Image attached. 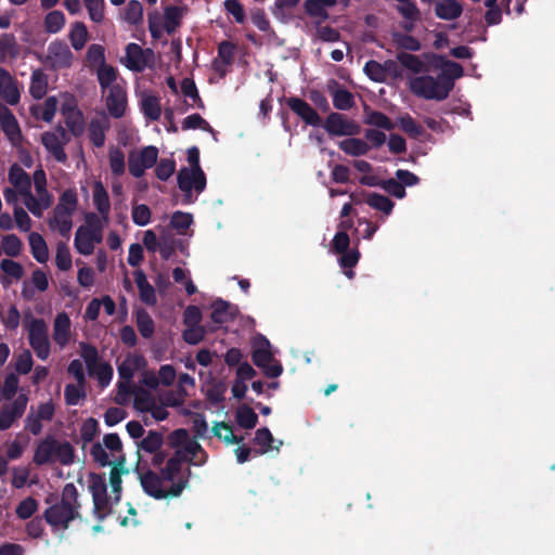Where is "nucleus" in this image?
Wrapping results in <instances>:
<instances>
[{"mask_svg": "<svg viewBox=\"0 0 555 555\" xmlns=\"http://www.w3.org/2000/svg\"><path fill=\"white\" fill-rule=\"evenodd\" d=\"M440 60L442 61L441 72L438 74V76L451 92L454 88V80L463 76L464 69L460 63L444 60L442 56H440Z\"/></svg>", "mask_w": 555, "mask_h": 555, "instance_id": "6ab92c4d", "label": "nucleus"}, {"mask_svg": "<svg viewBox=\"0 0 555 555\" xmlns=\"http://www.w3.org/2000/svg\"><path fill=\"white\" fill-rule=\"evenodd\" d=\"M193 222V216L189 212L176 211L170 219V225L179 233L183 234Z\"/></svg>", "mask_w": 555, "mask_h": 555, "instance_id": "774afa93", "label": "nucleus"}, {"mask_svg": "<svg viewBox=\"0 0 555 555\" xmlns=\"http://www.w3.org/2000/svg\"><path fill=\"white\" fill-rule=\"evenodd\" d=\"M99 422L93 417L87 418L80 428V438L83 442V446L91 442L99 434Z\"/></svg>", "mask_w": 555, "mask_h": 555, "instance_id": "e2e57ef3", "label": "nucleus"}, {"mask_svg": "<svg viewBox=\"0 0 555 555\" xmlns=\"http://www.w3.org/2000/svg\"><path fill=\"white\" fill-rule=\"evenodd\" d=\"M106 107L109 115L114 118H120L125 115L127 95L119 85H114L109 88L106 96Z\"/></svg>", "mask_w": 555, "mask_h": 555, "instance_id": "ddd939ff", "label": "nucleus"}, {"mask_svg": "<svg viewBox=\"0 0 555 555\" xmlns=\"http://www.w3.org/2000/svg\"><path fill=\"white\" fill-rule=\"evenodd\" d=\"M125 456H120L113 465L109 473V482L112 486L113 493L121 492V475L128 473V469L125 468Z\"/></svg>", "mask_w": 555, "mask_h": 555, "instance_id": "a18cd8bd", "label": "nucleus"}, {"mask_svg": "<svg viewBox=\"0 0 555 555\" xmlns=\"http://www.w3.org/2000/svg\"><path fill=\"white\" fill-rule=\"evenodd\" d=\"M183 8L169 5L164 12V28L168 35L173 34L181 25L183 17Z\"/></svg>", "mask_w": 555, "mask_h": 555, "instance_id": "2f4dec72", "label": "nucleus"}, {"mask_svg": "<svg viewBox=\"0 0 555 555\" xmlns=\"http://www.w3.org/2000/svg\"><path fill=\"white\" fill-rule=\"evenodd\" d=\"M9 181L17 189L21 195L30 191L31 181L29 175L17 164H13L9 170Z\"/></svg>", "mask_w": 555, "mask_h": 555, "instance_id": "5701e85b", "label": "nucleus"}, {"mask_svg": "<svg viewBox=\"0 0 555 555\" xmlns=\"http://www.w3.org/2000/svg\"><path fill=\"white\" fill-rule=\"evenodd\" d=\"M70 333V319L65 313H59L54 320V328H53V339L54 341L64 347L69 339Z\"/></svg>", "mask_w": 555, "mask_h": 555, "instance_id": "4be33fe9", "label": "nucleus"}, {"mask_svg": "<svg viewBox=\"0 0 555 555\" xmlns=\"http://www.w3.org/2000/svg\"><path fill=\"white\" fill-rule=\"evenodd\" d=\"M364 124L375 126L388 131L395 128V124L386 114L379 111H373L369 106H364Z\"/></svg>", "mask_w": 555, "mask_h": 555, "instance_id": "c756f323", "label": "nucleus"}, {"mask_svg": "<svg viewBox=\"0 0 555 555\" xmlns=\"http://www.w3.org/2000/svg\"><path fill=\"white\" fill-rule=\"evenodd\" d=\"M73 59L74 54L66 42L54 40L48 46L46 62L51 69L69 68L73 64Z\"/></svg>", "mask_w": 555, "mask_h": 555, "instance_id": "9d476101", "label": "nucleus"}, {"mask_svg": "<svg viewBox=\"0 0 555 555\" xmlns=\"http://www.w3.org/2000/svg\"><path fill=\"white\" fill-rule=\"evenodd\" d=\"M393 42L399 49L405 50V51H420L422 48V44L420 40L411 35L408 34H395L393 35Z\"/></svg>", "mask_w": 555, "mask_h": 555, "instance_id": "4d7b16f0", "label": "nucleus"}, {"mask_svg": "<svg viewBox=\"0 0 555 555\" xmlns=\"http://www.w3.org/2000/svg\"><path fill=\"white\" fill-rule=\"evenodd\" d=\"M235 420L240 427L253 429L258 423V415L247 404H242L235 412Z\"/></svg>", "mask_w": 555, "mask_h": 555, "instance_id": "c9c22d12", "label": "nucleus"}, {"mask_svg": "<svg viewBox=\"0 0 555 555\" xmlns=\"http://www.w3.org/2000/svg\"><path fill=\"white\" fill-rule=\"evenodd\" d=\"M134 282L139 289L140 299L147 306H154L157 302L154 287L149 283L145 273L142 270L134 272Z\"/></svg>", "mask_w": 555, "mask_h": 555, "instance_id": "412c9836", "label": "nucleus"}, {"mask_svg": "<svg viewBox=\"0 0 555 555\" xmlns=\"http://www.w3.org/2000/svg\"><path fill=\"white\" fill-rule=\"evenodd\" d=\"M409 85L414 95L425 100L443 101L450 94L449 89L438 75L437 77L430 75L417 76L412 78Z\"/></svg>", "mask_w": 555, "mask_h": 555, "instance_id": "39448f33", "label": "nucleus"}, {"mask_svg": "<svg viewBox=\"0 0 555 555\" xmlns=\"http://www.w3.org/2000/svg\"><path fill=\"white\" fill-rule=\"evenodd\" d=\"M55 459L65 466L72 465L75 460V450L68 441L56 440Z\"/></svg>", "mask_w": 555, "mask_h": 555, "instance_id": "864d4df0", "label": "nucleus"}, {"mask_svg": "<svg viewBox=\"0 0 555 555\" xmlns=\"http://www.w3.org/2000/svg\"><path fill=\"white\" fill-rule=\"evenodd\" d=\"M251 360L254 364L260 369L268 364V362L273 361V354L270 351V343L267 338L263 337L262 344L254 347Z\"/></svg>", "mask_w": 555, "mask_h": 555, "instance_id": "58836bf2", "label": "nucleus"}, {"mask_svg": "<svg viewBox=\"0 0 555 555\" xmlns=\"http://www.w3.org/2000/svg\"><path fill=\"white\" fill-rule=\"evenodd\" d=\"M337 0H306L304 8L306 13L311 17H320L321 20H327L328 13L325 8L334 7Z\"/></svg>", "mask_w": 555, "mask_h": 555, "instance_id": "c85d7f7f", "label": "nucleus"}, {"mask_svg": "<svg viewBox=\"0 0 555 555\" xmlns=\"http://www.w3.org/2000/svg\"><path fill=\"white\" fill-rule=\"evenodd\" d=\"M397 60L404 68L415 74H418L424 69V63L417 55L408 52H400L397 54Z\"/></svg>", "mask_w": 555, "mask_h": 555, "instance_id": "5fc2aeb1", "label": "nucleus"}, {"mask_svg": "<svg viewBox=\"0 0 555 555\" xmlns=\"http://www.w3.org/2000/svg\"><path fill=\"white\" fill-rule=\"evenodd\" d=\"M80 348H81V357L86 362L88 372L90 375H93L95 366H98L100 364L99 363V359H100L99 351H98L96 347H94L93 345H90L88 343H81Z\"/></svg>", "mask_w": 555, "mask_h": 555, "instance_id": "09e8293b", "label": "nucleus"}, {"mask_svg": "<svg viewBox=\"0 0 555 555\" xmlns=\"http://www.w3.org/2000/svg\"><path fill=\"white\" fill-rule=\"evenodd\" d=\"M124 21L129 25H139L143 21V5L139 0H130L124 10Z\"/></svg>", "mask_w": 555, "mask_h": 555, "instance_id": "37998d69", "label": "nucleus"}, {"mask_svg": "<svg viewBox=\"0 0 555 555\" xmlns=\"http://www.w3.org/2000/svg\"><path fill=\"white\" fill-rule=\"evenodd\" d=\"M207 453L196 441L189 439L184 448L177 449L165 465V477L173 481L181 474L183 463L201 466L206 463Z\"/></svg>", "mask_w": 555, "mask_h": 555, "instance_id": "20e7f679", "label": "nucleus"}, {"mask_svg": "<svg viewBox=\"0 0 555 555\" xmlns=\"http://www.w3.org/2000/svg\"><path fill=\"white\" fill-rule=\"evenodd\" d=\"M339 149L346 154L354 157L366 155L371 146L367 142L358 138H349L338 143Z\"/></svg>", "mask_w": 555, "mask_h": 555, "instance_id": "cd10ccee", "label": "nucleus"}, {"mask_svg": "<svg viewBox=\"0 0 555 555\" xmlns=\"http://www.w3.org/2000/svg\"><path fill=\"white\" fill-rule=\"evenodd\" d=\"M188 162L191 168L183 167L177 176L178 186L184 193L183 204L192 203V190L202 193L206 188V176L199 165V150L192 146L188 150Z\"/></svg>", "mask_w": 555, "mask_h": 555, "instance_id": "7ed1b4c3", "label": "nucleus"}, {"mask_svg": "<svg viewBox=\"0 0 555 555\" xmlns=\"http://www.w3.org/2000/svg\"><path fill=\"white\" fill-rule=\"evenodd\" d=\"M28 242L33 257L40 263L47 262L49 259V250L42 235L37 232H31L28 236Z\"/></svg>", "mask_w": 555, "mask_h": 555, "instance_id": "bb28decb", "label": "nucleus"}, {"mask_svg": "<svg viewBox=\"0 0 555 555\" xmlns=\"http://www.w3.org/2000/svg\"><path fill=\"white\" fill-rule=\"evenodd\" d=\"M398 124H399L400 128L402 129V131H404L406 134H409L412 138L420 137L424 131L423 127L421 125H418L414 120V118L409 114L400 116L398 118Z\"/></svg>", "mask_w": 555, "mask_h": 555, "instance_id": "13d9d810", "label": "nucleus"}, {"mask_svg": "<svg viewBox=\"0 0 555 555\" xmlns=\"http://www.w3.org/2000/svg\"><path fill=\"white\" fill-rule=\"evenodd\" d=\"M48 89V78L47 75L41 69H36L31 74L29 93L36 99H42Z\"/></svg>", "mask_w": 555, "mask_h": 555, "instance_id": "72a5a7b5", "label": "nucleus"}, {"mask_svg": "<svg viewBox=\"0 0 555 555\" xmlns=\"http://www.w3.org/2000/svg\"><path fill=\"white\" fill-rule=\"evenodd\" d=\"M55 451L56 439L52 436L46 437L36 448L34 463L39 466L52 463L55 459Z\"/></svg>", "mask_w": 555, "mask_h": 555, "instance_id": "a211bd4d", "label": "nucleus"}, {"mask_svg": "<svg viewBox=\"0 0 555 555\" xmlns=\"http://www.w3.org/2000/svg\"><path fill=\"white\" fill-rule=\"evenodd\" d=\"M285 103L306 125L312 127H320L322 125V118L319 113L304 99L289 96L286 98Z\"/></svg>", "mask_w": 555, "mask_h": 555, "instance_id": "f8f14e48", "label": "nucleus"}, {"mask_svg": "<svg viewBox=\"0 0 555 555\" xmlns=\"http://www.w3.org/2000/svg\"><path fill=\"white\" fill-rule=\"evenodd\" d=\"M176 170L173 158H162L156 163L155 175L162 181H167Z\"/></svg>", "mask_w": 555, "mask_h": 555, "instance_id": "338daca9", "label": "nucleus"}, {"mask_svg": "<svg viewBox=\"0 0 555 555\" xmlns=\"http://www.w3.org/2000/svg\"><path fill=\"white\" fill-rule=\"evenodd\" d=\"M237 314V308L231 305L229 301L221 298H217L211 304V321L217 325L231 322Z\"/></svg>", "mask_w": 555, "mask_h": 555, "instance_id": "4468645a", "label": "nucleus"}, {"mask_svg": "<svg viewBox=\"0 0 555 555\" xmlns=\"http://www.w3.org/2000/svg\"><path fill=\"white\" fill-rule=\"evenodd\" d=\"M78 490L74 483H66L62 490L60 502L48 507L43 517L53 532L68 529L69 524L76 518H81L79 509L81 504L78 501Z\"/></svg>", "mask_w": 555, "mask_h": 555, "instance_id": "f257e3e1", "label": "nucleus"}, {"mask_svg": "<svg viewBox=\"0 0 555 555\" xmlns=\"http://www.w3.org/2000/svg\"><path fill=\"white\" fill-rule=\"evenodd\" d=\"M164 472L165 467L160 469L159 474L152 469L140 474L143 491L156 500L179 496L186 488L191 476V469L188 467L184 473L178 475L173 481H170L165 477Z\"/></svg>", "mask_w": 555, "mask_h": 555, "instance_id": "f03ea898", "label": "nucleus"}, {"mask_svg": "<svg viewBox=\"0 0 555 555\" xmlns=\"http://www.w3.org/2000/svg\"><path fill=\"white\" fill-rule=\"evenodd\" d=\"M18 55V44L13 34H0V62Z\"/></svg>", "mask_w": 555, "mask_h": 555, "instance_id": "e433bc0d", "label": "nucleus"}, {"mask_svg": "<svg viewBox=\"0 0 555 555\" xmlns=\"http://www.w3.org/2000/svg\"><path fill=\"white\" fill-rule=\"evenodd\" d=\"M462 12L463 8L456 0H441L435 7V13L441 20H455Z\"/></svg>", "mask_w": 555, "mask_h": 555, "instance_id": "a878e982", "label": "nucleus"}, {"mask_svg": "<svg viewBox=\"0 0 555 555\" xmlns=\"http://www.w3.org/2000/svg\"><path fill=\"white\" fill-rule=\"evenodd\" d=\"M109 125L106 120L92 119L89 124V139L95 147H102L105 143V132Z\"/></svg>", "mask_w": 555, "mask_h": 555, "instance_id": "473e14b6", "label": "nucleus"}, {"mask_svg": "<svg viewBox=\"0 0 555 555\" xmlns=\"http://www.w3.org/2000/svg\"><path fill=\"white\" fill-rule=\"evenodd\" d=\"M75 247L81 255H91L94 250V246L90 238V229L79 227L75 235Z\"/></svg>", "mask_w": 555, "mask_h": 555, "instance_id": "4c0bfd02", "label": "nucleus"}, {"mask_svg": "<svg viewBox=\"0 0 555 555\" xmlns=\"http://www.w3.org/2000/svg\"><path fill=\"white\" fill-rule=\"evenodd\" d=\"M0 98L10 105H16L21 99L13 77L2 67H0Z\"/></svg>", "mask_w": 555, "mask_h": 555, "instance_id": "2eb2a0df", "label": "nucleus"}, {"mask_svg": "<svg viewBox=\"0 0 555 555\" xmlns=\"http://www.w3.org/2000/svg\"><path fill=\"white\" fill-rule=\"evenodd\" d=\"M137 327L143 338H151L155 332V324L151 315L144 309L137 312Z\"/></svg>", "mask_w": 555, "mask_h": 555, "instance_id": "c03bdc74", "label": "nucleus"}, {"mask_svg": "<svg viewBox=\"0 0 555 555\" xmlns=\"http://www.w3.org/2000/svg\"><path fill=\"white\" fill-rule=\"evenodd\" d=\"M274 442V438L272 433L269 428L262 427L256 430L255 437H254V443L259 447L258 450H255L256 455L268 453L271 450L279 451L280 446L283 443L282 441H279V446L273 447L272 443Z\"/></svg>", "mask_w": 555, "mask_h": 555, "instance_id": "393cba45", "label": "nucleus"}, {"mask_svg": "<svg viewBox=\"0 0 555 555\" xmlns=\"http://www.w3.org/2000/svg\"><path fill=\"white\" fill-rule=\"evenodd\" d=\"M68 141L69 137L62 126H59L53 132L47 131L41 134L42 145L55 158V160L63 164L67 160L64 146Z\"/></svg>", "mask_w": 555, "mask_h": 555, "instance_id": "1a4fd4ad", "label": "nucleus"}, {"mask_svg": "<svg viewBox=\"0 0 555 555\" xmlns=\"http://www.w3.org/2000/svg\"><path fill=\"white\" fill-rule=\"evenodd\" d=\"M65 24V15L62 11L54 10L49 12L44 20L43 25L44 29L49 34H56L61 31Z\"/></svg>", "mask_w": 555, "mask_h": 555, "instance_id": "de8ad7c7", "label": "nucleus"}, {"mask_svg": "<svg viewBox=\"0 0 555 555\" xmlns=\"http://www.w3.org/2000/svg\"><path fill=\"white\" fill-rule=\"evenodd\" d=\"M78 206V195L75 189L65 190L60 198L59 203L54 208H61L62 210L68 211L74 215Z\"/></svg>", "mask_w": 555, "mask_h": 555, "instance_id": "8fccbe9b", "label": "nucleus"}, {"mask_svg": "<svg viewBox=\"0 0 555 555\" xmlns=\"http://www.w3.org/2000/svg\"><path fill=\"white\" fill-rule=\"evenodd\" d=\"M328 90L333 98V105L339 111H349L354 106L353 94L340 87L336 80H331L328 83Z\"/></svg>", "mask_w": 555, "mask_h": 555, "instance_id": "f3484780", "label": "nucleus"}, {"mask_svg": "<svg viewBox=\"0 0 555 555\" xmlns=\"http://www.w3.org/2000/svg\"><path fill=\"white\" fill-rule=\"evenodd\" d=\"M38 508V502L33 496H28L21 501L16 506L15 513L20 519L30 518Z\"/></svg>", "mask_w": 555, "mask_h": 555, "instance_id": "0e129e2a", "label": "nucleus"}, {"mask_svg": "<svg viewBox=\"0 0 555 555\" xmlns=\"http://www.w3.org/2000/svg\"><path fill=\"white\" fill-rule=\"evenodd\" d=\"M152 53L150 49L143 50L138 43L131 42L126 47V66L133 72H142L147 65L145 53Z\"/></svg>", "mask_w": 555, "mask_h": 555, "instance_id": "dca6fc26", "label": "nucleus"}, {"mask_svg": "<svg viewBox=\"0 0 555 555\" xmlns=\"http://www.w3.org/2000/svg\"><path fill=\"white\" fill-rule=\"evenodd\" d=\"M141 111L146 119L156 121L162 116V106L159 98L146 94L141 100Z\"/></svg>", "mask_w": 555, "mask_h": 555, "instance_id": "7c9ffc66", "label": "nucleus"}, {"mask_svg": "<svg viewBox=\"0 0 555 555\" xmlns=\"http://www.w3.org/2000/svg\"><path fill=\"white\" fill-rule=\"evenodd\" d=\"M236 46L228 40L221 41L218 46V59L224 66L233 63L235 57Z\"/></svg>", "mask_w": 555, "mask_h": 555, "instance_id": "69168bd1", "label": "nucleus"}, {"mask_svg": "<svg viewBox=\"0 0 555 555\" xmlns=\"http://www.w3.org/2000/svg\"><path fill=\"white\" fill-rule=\"evenodd\" d=\"M65 125L73 135H81L85 131V119L82 113L77 108H68L65 112Z\"/></svg>", "mask_w": 555, "mask_h": 555, "instance_id": "f704fd0d", "label": "nucleus"}, {"mask_svg": "<svg viewBox=\"0 0 555 555\" xmlns=\"http://www.w3.org/2000/svg\"><path fill=\"white\" fill-rule=\"evenodd\" d=\"M158 159V149L154 145L143 147L139 153L130 152L128 156L129 172L141 178L146 169L154 167Z\"/></svg>", "mask_w": 555, "mask_h": 555, "instance_id": "6e6552de", "label": "nucleus"}, {"mask_svg": "<svg viewBox=\"0 0 555 555\" xmlns=\"http://www.w3.org/2000/svg\"><path fill=\"white\" fill-rule=\"evenodd\" d=\"M96 74L99 85L103 91L114 86L113 82L117 78V70L112 65L103 64V66L99 67Z\"/></svg>", "mask_w": 555, "mask_h": 555, "instance_id": "6e6d98bb", "label": "nucleus"}, {"mask_svg": "<svg viewBox=\"0 0 555 555\" xmlns=\"http://www.w3.org/2000/svg\"><path fill=\"white\" fill-rule=\"evenodd\" d=\"M164 443V436L156 430H150L147 435L138 443V448L146 453L158 451Z\"/></svg>", "mask_w": 555, "mask_h": 555, "instance_id": "ea45409f", "label": "nucleus"}, {"mask_svg": "<svg viewBox=\"0 0 555 555\" xmlns=\"http://www.w3.org/2000/svg\"><path fill=\"white\" fill-rule=\"evenodd\" d=\"M332 137H352L360 133V126L344 114L332 112L321 125Z\"/></svg>", "mask_w": 555, "mask_h": 555, "instance_id": "0eeeda50", "label": "nucleus"}, {"mask_svg": "<svg viewBox=\"0 0 555 555\" xmlns=\"http://www.w3.org/2000/svg\"><path fill=\"white\" fill-rule=\"evenodd\" d=\"M108 156L112 173L116 177L122 176L126 170L124 152L119 147H111Z\"/></svg>", "mask_w": 555, "mask_h": 555, "instance_id": "603ef678", "label": "nucleus"}, {"mask_svg": "<svg viewBox=\"0 0 555 555\" xmlns=\"http://www.w3.org/2000/svg\"><path fill=\"white\" fill-rule=\"evenodd\" d=\"M55 264L61 271H68L72 268L69 248L63 242H60L56 246Z\"/></svg>", "mask_w": 555, "mask_h": 555, "instance_id": "052dcab7", "label": "nucleus"}, {"mask_svg": "<svg viewBox=\"0 0 555 555\" xmlns=\"http://www.w3.org/2000/svg\"><path fill=\"white\" fill-rule=\"evenodd\" d=\"M93 501V515L99 522H102L108 515L113 513L107 494L102 496L92 498Z\"/></svg>", "mask_w": 555, "mask_h": 555, "instance_id": "3c124183", "label": "nucleus"}, {"mask_svg": "<svg viewBox=\"0 0 555 555\" xmlns=\"http://www.w3.org/2000/svg\"><path fill=\"white\" fill-rule=\"evenodd\" d=\"M72 214L68 211L62 210L61 208L53 209V217L49 220V227L52 230H57L60 235L64 238H69L73 220Z\"/></svg>", "mask_w": 555, "mask_h": 555, "instance_id": "aec40b11", "label": "nucleus"}, {"mask_svg": "<svg viewBox=\"0 0 555 555\" xmlns=\"http://www.w3.org/2000/svg\"><path fill=\"white\" fill-rule=\"evenodd\" d=\"M89 481V489L92 494V498L107 494V486L104 474L90 473Z\"/></svg>", "mask_w": 555, "mask_h": 555, "instance_id": "680f3d73", "label": "nucleus"}, {"mask_svg": "<svg viewBox=\"0 0 555 555\" xmlns=\"http://www.w3.org/2000/svg\"><path fill=\"white\" fill-rule=\"evenodd\" d=\"M93 204L100 215L107 220L111 209L109 196L101 181H95L93 185Z\"/></svg>", "mask_w": 555, "mask_h": 555, "instance_id": "b1692460", "label": "nucleus"}, {"mask_svg": "<svg viewBox=\"0 0 555 555\" xmlns=\"http://www.w3.org/2000/svg\"><path fill=\"white\" fill-rule=\"evenodd\" d=\"M28 403L27 393H20L12 403L4 404L0 409V430H8L13 423L21 418Z\"/></svg>", "mask_w": 555, "mask_h": 555, "instance_id": "9b49d317", "label": "nucleus"}, {"mask_svg": "<svg viewBox=\"0 0 555 555\" xmlns=\"http://www.w3.org/2000/svg\"><path fill=\"white\" fill-rule=\"evenodd\" d=\"M22 246V241L15 234H8L2 238V251L9 257L20 256Z\"/></svg>", "mask_w": 555, "mask_h": 555, "instance_id": "bf43d9fd", "label": "nucleus"}, {"mask_svg": "<svg viewBox=\"0 0 555 555\" xmlns=\"http://www.w3.org/2000/svg\"><path fill=\"white\" fill-rule=\"evenodd\" d=\"M68 37L70 40L72 47L76 51L81 50L86 46V42L88 40L87 26L82 22L74 23Z\"/></svg>", "mask_w": 555, "mask_h": 555, "instance_id": "a19ab883", "label": "nucleus"}, {"mask_svg": "<svg viewBox=\"0 0 555 555\" xmlns=\"http://www.w3.org/2000/svg\"><path fill=\"white\" fill-rule=\"evenodd\" d=\"M29 345L36 356L46 360L50 356V341L48 336V326L43 319H33L28 326Z\"/></svg>", "mask_w": 555, "mask_h": 555, "instance_id": "423d86ee", "label": "nucleus"}, {"mask_svg": "<svg viewBox=\"0 0 555 555\" xmlns=\"http://www.w3.org/2000/svg\"><path fill=\"white\" fill-rule=\"evenodd\" d=\"M365 202L369 206L384 212L385 215H390L395 207V203L390 198L375 192L369 193Z\"/></svg>", "mask_w": 555, "mask_h": 555, "instance_id": "79ce46f5", "label": "nucleus"}, {"mask_svg": "<svg viewBox=\"0 0 555 555\" xmlns=\"http://www.w3.org/2000/svg\"><path fill=\"white\" fill-rule=\"evenodd\" d=\"M214 436L222 439L228 444L240 443L243 437H237L233 434L231 425L225 422H217L212 427Z\"/></svg>", "mask_w": 555, "mask_h": 555, "instance_id": "49530a36", "label": "nucleus"}]
</instances>
